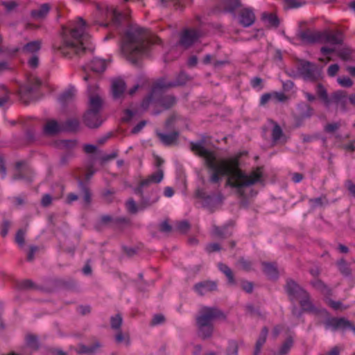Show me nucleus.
I'll use <instances>...</instances> for the list:
<instances>
[{"mask_svg":"<svg viewBox=\"0 0 355 355\" xmlns=\"http://www.w3.org/2000/svg\"><path fill=\"white\" fill-rule=\"evenodd\" d=\"M190 148L195 154L204 158V165L207 168L211 184L219 186L223 177L227 176L226 186L236 189L237 193L243 197L244 188L250 187L261 180L263 174L261 168L258 167L250 174L245 173L240 168L239 153L226 158H217L215 153L206 149L202 142L190 143Z\"/></svg>","mask_w":355,"mask_h":355,"instance_id":"f257e3e1","label":"nucleus"},{"mask_svg":"<svg viewBox=\"0 0 355 355\" xmlns=\"http://www.w3.org/2000/svg\"><path fill=\"white\" fill-rule=\"evenodd\" d=\"M160 41L158 37L151 35L146 29L131 25L121 37V50L133 65L139 66L140 60L148 55L151 46Z\"/></svg>","mask_w":355,"mask_h":355,"instance_id":"f03ea898","label":"nucleus"},{"mask_svg":"<svg viewBox=\"0 0 355 355\" xmlns=\"http://www.w3.org/2000/svg\"><path fill=\"white\" fill-rule=\"evenodd\" d=\"M87 26L82 17L71 21L69 26H62V42L53 45V51L68 59L80 57L89 51L85 44L87 37L85 29Z\"/></svg>","mask_w":355,"mask_h":355,"instance_id":"7ed1b4c3","label":"nucleus"},{"mask_svg":"<svg viewBox=\"0 0 355 355\" xmlns=\"http://www.w3.org/2000/svg\"><path fill=\"white\" fill-rule=\"evenodd\" d=\"M285 290L291 300L299 301L302 311H315V307L309 294L293 279H288Z\"/></svg>","mask_w":355,"mask_h":355,"instance_id":"20e7f679","label":"nucleus"},{"mask_svg":"<svg viewBox=\"0 0 355 355\" xmlns=\"http://www.w3.org/2000/svg\"><path fill=\"white\" fill-rule=\"evenodd\" d=\"M107 19H110V23L101 22L98 20H95L92 23V25H99L103 27H110L114 28L120 32V28L124 23V26L128 23L127 17L123 15L121 12H118L112 8H106L103 12Z\"/></svg>","mask_w":355,"mask_h":355,"instance_id":"39448f33","label":"nucleus"},{"mask_svg":"<svg viewBox=\"0 0 355 355\" xmlns=\"http://www.w3.org/2000/svg\"><path fill=\"white\" fill-rule=\"evenodd\" d=\"M297 72L306 81L316 82L322 78L321 69L309 61L301 60L297 66Z\"/></svg>","mask_w":355,"mask_h":355,"instance_id":"423d86ee","label":"nucleus"},{"mask_svg":"<svg viewBox=\"0 0 355 355\" xmlns=\"http://www.w3.org/2000/svg\"><path fill=\"white\" fill-rule=\"evenodd\" d=\"M207 313V312H202L196 318L199 336L203 340L210 338L214 329L212 314Z\"/></svg>","mask_w":355,"mask_h":355,"instance_id":"0eeeda50","label":"nucleus"},{"mask_svg":"<svg viewBox=\"0 0 355 355\" xmlns=\"http://www.w3.org/2000/svg\"><path fill=\"white\" fill-rule=\"evenodd\" d=\"M189 78L184 72H180L174 81H166L164 79L157 80L153 85V92H156L159 89H168L172 87L182 86L185 85Z\"/></svg>","mask_w":355,"mask_h":355,"instance_id":"6e6552de","label":"nucleus"},{"mask_svg":"<svg viewBox=\"0 0 355 355\" xmlns=\"http://www.w3.org/2000/svg\"><path fill=\"white\" fill-rule=\"evenodd\" d=\"M324 324L326 329H331L333 331L350 329L355 334V325L345 318H329L324 321Z\"/></svg>","mask_w":355,"mask_h":355,"instance_id":"1a4fd4ad","label":"nucleus"},{"mask_svg":"<svg viewBox=\"0 0 355 355\" xmlns=\"http://www.w3.org/2000/svg\"><path fill=\"white\" fill-rule=\"evenodd\" d=\"M164 178V172L158 169L156 172L149 175L147 178L141 180L137 187L134 189L135 194L139 195L141 198H144V189L148 187L150 184L159 183Z\"/></svg>","mask_w":355,"mask_h":355,"instance_id":"9d476101","label":"nucleus"},{"mask_svg":"<svg viewBox=\"0 0 355 355\" xmlns=\"http://www.w3.org/2000/svg\"><path fill=\"white\" fill-rule=\"evenodd\" d=\"M305 21L299 23V29L297 35L302 41L309 44L320 42L321 39V31H313L311 29H303Z\"/></svg>","mask_w":355,"mask_h":355,"instance_id":"9b49d317","label":"nucleus"},{"mask_svg":"<svg viewBox=\"0 0 355 355\" xmlns=\"http://www.w3.org/2000/svg\"><path fill=\"white\" fill-rule=\"evenodd\" d=\"M33 172L31 168L26 166L24 161L17 162L15 164V172L12 175L14 180H22L30 183L33 180Z\"/></svg>","mask_w":355,"mask_h":355,"instance_id":"f8f14e48","label":"nucleus"},{"mask_svg":"<svg viewBox=\"0 0 355 355\" xmlns=\"http://www.w3.org/2000/svg\"><path fill=\"white\" fill-rule=\"evenodd\" d=\"M41 81L36 77H29L28 83L26 85H21L19 89V94L21 98H24L26 96L32 92L36 91L40 86Z\"/></svg>","mask_w":355,"mask_h":355,"instance_id":"ddd939ff","label":"nucleus"},{"mask_svg":"<svg viewBox=\"0 0 355 355\" xmlns=\"http://www.w3.org/2000/svg\"><path fill=\"white\" fill-rule=\"evenodd\" d=\"M218 288V283L216 281L205 280L194 285L195 291L200 296L216 291Z\"/></svg>","mask_w":355,"mask_h":355,"instance_id":"4468645a","label":"nucleus"},{"mask_svg":"<svg viewBox=\"0 0 355 355\" xmlns=\"http://www.w3.org/2000/svg\"><path fill=\"white\" fill-rule=\"evenodd\" d=\"M196 196L200 199L202 206L208 209L210 213H214L216 208V203L214 198L207 195L202 189H198Z\"/></svg>","mask_w":355,"mask_h":355,"instance_id":"2eb2a0df","label":"nucleus"},{"mask_svg":"<svg viewBox=\"0 0 355 355\" xmlns=\"http://www.w3.org/2000/svg\"><path fill=\"white\" fill-rule=\"evenodd\" d=\"M331 103H334L336 105L342 112L347 110V92L343 90H338L334 92L331 97Z\"/></svg>","mask_w":355,"mask_h":355,"instance_id":"dca6fc26","label":"nucleus"},{"mask_svg":"<svg viewBox=\"0 0 355 355\" xmlns=\"http://www.w3.org/2000/svg\"><path fill=\"white\" fill-rule=\"evenodd\" d=\"M343 41V37L340 32H332L325 31L321 32L320 43H329L331 44H340Z\"/></svg>","mask_w":355,"mask_h":355,"instance_id":"f3484780","label":"nucleus"},{"mask_svg":"<svg viewBox=\"0 0 355 355\" xmlns=\"http://www.w3.org/2000/svg\"><path fill=\"white\" fill-rule=\"evenodd\" d=\"M199 37L196 30L187 29L181 35L180 44L185 48L191 46Z\"/></svg>","mask_w":355,"mask_h":355,"instance_id":"a211bd4d","label":"nucleus"},{"mask_svg":"<svg viewBox=\"0 0 355 355\" xmlns=\"http://www.w3.org/2000/svg\"><path fill=\"white\" fill-rule=\"evenodd\" d=\"M255 21V15L252 9L250 8H243L239 13V23L244 27L252 26Z\"/></svg>","mask_w":355,"mask_h":355,"instance_id":"6ab92c4d","label":"nucleus"},{"mask_svg":"<svg viewBox=\"0 0 355 355\" xmlns=\"http://www.w3.org/2000/svg\"><path fill=\"white\" fill-rule=\"evenodd\" d=\"M141 199V201L139 205H137L135 201L132 198H130L126 202L125 207L129 213L135 214L138 211L139 209H144L157 201L156 200L152 202H150L148 200H144V198Z\"/></svg>","mask_w":355,"mask_h":355,"instance_id":"aec40b11","label":"nucleus"},{"mask_svg":"<svg viewBox=\"0 0 355 355\" xmlns=\"http://www.w3.org/2000/svg\"><path fill=\"white\" fill-rule=\"evenodd\" d=\"M84 121L87 126L89 128H97L101 125L102 121L100 119L99 112L89 111L85 113Z\"/></svg>","mask_w":355,"mask_h":355,"instance_id":"412c9836","label":"nucleus"},{"mask_svg":"<svg viewBox=\"0 0 355 355\" xmlns=\"http://www.w3.org/2000/svg\"><path fill=\"white\" fill-rule=\"evenodd\" d=\"M157 135L163 144L168 146L178 144L180 133L178 131H173L168 134L157 132Z\"/></svg>","mask_w":355,"mask_h":355,"instance_id":"4be33fe9","label":"nucleus"},{"mask_svg":"<svg viewBox=\"0 0 355 355\" xmlns=\"http://www.w3.org/2000/svg\"><path fill=\"white\" fill-rule=\"evenodd\" d=\"M51 8V5L49 3L41 4L37 8L31 10V15L35 19H43L46 17Z\"/></svg>","mask_w":355,"mask_h":355,"instance_id":"5701e85b","label":"nucleus"},{"mask_svg":"<svg viewBox=\"0 0 355 355\" xmlns=\"http://www.w3.org/2000/svg\"><path fill=\"white\" fill-rule=\"evenodd\" d=\"M241 4L239 0H221L219 2L218 7L220 10L226 12H234L235 10L241 7Z\"/></svg>","mask_w":355,"mask_h":355,"instance_id":"b1692460","label":"nucleus"},{"mask_svg":"<svg viewBox=\"0 0 355 355\" xmlns=\"http://www.w3.org/2000/svg\"><path fill=\"white\" fill-rule=\"evenodd\" d=\"M42 42L40 40H35L24 44L19 51L24 54H35L41 49Z\"/></svg>","mask_w":355,"mask_h":355,"instance_id":"393cba45","label":"nucleus"},{"mask_svg":"<svg viewBox=\"0 0 355 355\" xmlns=\"http://www.w3.org/2000/svg\"><path fill=\"white\" fill-rule=\"evenodd\" d=\"M125 89V82L121 79L113 80L112 84V96L114 98H120L123 95Z\"/></svg>","mask_w":355,"mask_h":355,"instance_id":"a878e982","label":"nucleus"},{"mask_svg":"<svg viewBox=\"0 0 355 355\" xmlns=\"http://www.w3.org/2000/svg\"><path fill=\"white\" fill-rule=\"evenodd\" d=\"M16 288L21 291H37L40 287L31 279H24L16 282Z\"/></svg>","mask_w":355,"mask_h":355,"instance_id":"bb28decb","label":"nucleus"},{"mask_svg":"<svg viewBox=\"0 0 355 355\" xmlns=\"http://www.w3.org/2000/svg\"><path fill=\"white\" fill-rule=\"evenodd\" d=\"M268 327H263L261 329V331L260 332L259 338H258V339H257V340L256 342L255 348H254V351L253 355H259V354L262 346L266 343V338H267V336H268Z\"/></svg>","mask_w":355,"mask_h":355,"instance_id":"cd10ccee","label":"nucleus"},{"mask_svg":"<svg viewBox=\"0 0 355 355\" xmlns=\"http://www.w3.org/2000/svg\"><path fill=\"white\" fill-rule=\"evenodd\" d=\"M76 90L73 87H71L64 91L59 96V101L62 105H66L71 102L76 96Z\"/></svg>","mask_w":355,"mask_h":355,"instance_id":"c85d7f7f","label":"nucleus"},{"mask_svg":"<svg viewBox=\"0 0 355 355\" xmlns=\"http://www.w3.org/2000/svg\"><path fill=\"white\" fill-rule=\"evenodd\" d=\"M101 347L99 342H96L92 345H85L83 344H79L78 348L76 349V352L78 354H88L91 355L95 353L97 349Z\"/></svg>","mask_w":355,"mask_h":355,"instance_id":"c756f323","label":"nucleus"},{"mask_svg":"<svg viewBox=\"0 0 355 355\" xmlns=\"http://www.w3.org/2000/svg\"><path fill=\"white\" fill-rule=\"evenodd\" d=\"M156 103L164 109L168 110L175 105L176 98L172 95L162 96L157 99Z\"/></svg>","mask_w":355,"mask_h":355,"instance_id":"7c9ffc66","label":"nucleus"},{"mask_svg":"<svg viewBox=\"0 0 355 355\" xmlns=\"http://www.w3.org/2000/svg\"><path fill=\"white\" fill-rule=\"evenodd\" d=\"M62 127L55 120L48 121L44 127V132L46 135H53L62 130Z\"/></svg>","mask_w":355,"mask_h":355,"instance_id":"2f4dec72","label":"nucleus"},{"mask_svg":"<svg viewBox=\"0 0 355 355\" xmlns=\"http://www.w3.org/2000/svg\"><path fill=\"white\" fill-rule=\"evenodd\" d=\"M106 65V62L104 60L94 58L91 61L88 68L94 72L101 73L105 71Z\"/></svg>","mask_w":355,"mask_h":355,"instance_id":"473e14b6","label":"nucleus"},{"mask_svg":"<svg viewBox=\"0 0 355 355\" xmlns=\"http://www.w3.org/2000/svg\"><path fill=\"white\" fill-rule=\"evenodd\" d=\"M26 345L28 347L37 351L40 348V342L37 336L31 333H28L25 337Z\"/></svg>","mask_w":355,"mask_h":355,"instance_id":"72a5a7b5","label":"nucleus"},{"mask_svg":"<svg viewBox=\"0 0 355 355\" xmlns=\"http://www.w3.org/2000/svg\"><path fill=\"white\" fill-rule=\"evenodd\" d=\"M316 93L318 97L323 101L324 105L329 107L331 104V99L328 96L327 89L321 83H318L316 85Z\"/></svg>","mask_w":355,"mask_h":355,"instance_id":"f704fd0d","label":"nucleus"},{"mask_svg":"<svg viewBox=\"0 0 355 355\" xmlns=\"http://www.w3.org/2000/svg\"><path fill=\"white\" fill-rule=\"evenodd\" d=\"M102 103V99L98 94L89 96V107L88 110L99 112Z\"/></svg>","mask_w":355,"mask_h":355,"instance_id":"c9c22d12","label":"nucleus"},{"mask_svg":"<svg viewBox=\"0 0 355 355\" xmlns=\"http://www.w3.org/2000/svg\"><path fill=\"white\" fill-rule=\"evenodd\" d=\"M311 284L316 290L325 295H328L331 293L329 288L318 278L314 279Z\"/></svg>","mask_w":355,"mask_h":355,"instance_id":"e433bc0d","label":"nucleus"},{"mask_svg":"<svg viewBox=\"0 0 355 355\" xmlns=\"http://www.w3.org/2000/svg\"><path fill=\"white\" fill-rule=\"evenodd\" d=\"M263 270L269 278H277L278 277V271L277 267L273 263H262Z\"/></svg>","mask_w":355,"mask_h":355,"instance_id":"4c0bfd02","label":"nucleus"},{"mask_svg":"<svg viewBox=\"0 0 355 355\" xmlns=\"http://www.w3.org/2000/svg\"><path fill=\"white\" fill-rule=\"evenodd\" d=\"M219 270L226 276L228 279V283L231 285L235 284V279L232 270L226 264L219 263Z\"/></svg>","mask_w":355,"mask_h":355,"instance_id":"58836bf2","label":"nucleus"},{"mask_svg":"<svg viewBox=\"0 0 355 355\" xmlns=\"http://www.w3.org/2000/svg\"><path fill=\"white\" fill-rule=\"evenodd\" d=\"M219 270L226 276L228 279V283L231 285L235 284V279L232 270L226 264L219 263Z\"/></svg>","mask_w":355,"mask_h":355,"instance_id":"ea45409f","label":"nucleus"},{"mask_svg":"<svg viewBox=\"0 0 355 355\" xmlns=\"http://www.w3.org/2000/svg\"><path fill=\"white\" fill-rule=\"evenodd\" d=\"M162 90H164V89H159L156 92H153V87L151 93L143 100L141 103V107L144 110L148 109L152 102H156L157 100L155 99V96L159 95Z\"/></svg>","mask_w":355,"mask_h":355,"instance_id":"a19ab883","label":"nucleus"},{"mask_svg":"<svg viewBox=\"0 0 355 355\" xmlns=\"http://www.w3.org/2000/svg\"><path fill=\"white\" fill-rule=\"evenodd\" d=\"M80 189L83 195V200L86 206H89L92 201V193L89 189L85 184L79 180Z\"/></svg>","mask_w":355,"mask_h":355,"instance_id":"79ce46f5","label":"nucleus"},{"mask_svg":"<svg viewBox=\"0 0 355 355\" xmlns=\"http://www.w3.org/2000/svg\"><path fill=\"white\" fill-rule=\"evenodd\" d=\"M262 19L268 23L270 26L277 28L279 24V21L277 15L272 13L263 12L262 15Z\"/></svg>","mask_w":355,"mask_h":355,"instance_id":"37998d69","label":"nucleus"},{"mask_svg":"<svg viewBox=\"0 0 355 355\" xmlns=\"http://www.w3.org/2000/svg\"><path fill=\"white\" fill-rule=\"evenodd\" d=\"M213 231L214 235L220 239H225L232 235V232L227 230V226L220 228L214 225Z\"/></svg>","mask_w":355,"mask_h":355,"instance_id":"c03bdc74","label":"nucleus"},{"mask_svg":"<svg viewBox=\"0 0 355 355\" xmlns=\"http://www.w3.org/2000/svg\"><path fill=\"white\" fill-rule=\"evenodd\" d=\"M293 345V339L292 336H288L283 343L279 355H286Z\"/></svg>","mask_w":355,"mask_h":355,"instance_id":"a18cd8bd","label":"nucleus"},{"mask_svg":"<svg viewBox=\"0 0 355 355\" xmlns=\"http://www.w3.org/2000/svg\"><path fill=\"white\" fill-rule=\"evenodd\" d=\"M123 322L121 314L117 313L110 318V326L114 330H119Z\"/></svg>","mask_w":355,"mask_h":355,"instance_id":"49530a36","label":"nucleus"},{"mask_svg":"<svg viewBox=\"0 0 355 355\" xmlns=\"http://www.w3.org/2000/svg\"><path fill=\"white\" fill-rule=\"evenodd\" d=\"M352 50L349 47H343L336 51L338 56L344 61L351 60Z\"/></svg>","mask_w":355,"mask_h":355,"instance_id":"de8ad7c7","label":"nucleus"},{"mask_svg":"<svg viewBox=\"0 0 355 355\" xmlns=\"http://www.w3.org/2000/svg\"><path fill=\"white\" fill-rule=\"evenodd\" d=\"M338 270L345 276H350L352 270L349 268V264L344 260L341 259L337 263Z\"/></svg>","mask_w":355,"mask_h":355,"instance_id":"09e8293b","label":"nucleus"},{"mask_svg":"<svg viewBox=\"0 0 355 355\" xmlns=\"http://www.w3.org/2000/svg\"><path fill=\"white\" fill-rule=\"evenodd\" d=\"M239 345L237 341L231 340L228 342V346L226 349V355H238Z\"/></svg>","mask_w":355,"mask_h":355,"instance_id":"8fccbe9b","label":"nucleus"},{"mask_svg":"<svg viewBox=\"0 0 355 355\" xmlns=\"http://www.w3.org/2000/svg\"><path fill=\"white\" fill-rule=\"evenodd\" d=\"M9 101V93L4 86H0V107Z\"/></svg>","mask_w":355,"mask_h":355,"instance_id":"3c124183","label":"nucleus"},{"mask_svg":"<svg viewBox=\"0 0 355 355\" xmlns=\"http://www.w3.org/2000/svg\"><path fill=\"white\" fill-rule=\"evenodd\" d=\"M283 136V131L281 127L275 123L272 130V138L274 142L277 141Z\"/></svg>","mask_w":355,"mask_h":355,"instance_id":"603ef678","label":"nucleus"},{"mask_svg":"<svg viewBox=\"0 0 355 355\" xmlns=\"http://www.w3.org/2000/svg\"><path fill=\"white\" fill-rule=\"evenodd\" d=\"M237 265L240 266L241 269L245 271H250L252 270V263L243 257H241L237 261Z\"/></svg>","mask_w":355,"mask_h":355,"instance_id":"864d4df0","label":"nucleus"},{"mask_svg":"<svg viewBox=\"0 0 355 355\" xmlns=\"http://www.w3.org/2000/svg\"><path fill=\"white\" fill-rule=\"evenodd\" d=\"M26 232V230L25 229H19L15 235V242L21 247L25 243Z\"/></svg>","mask_w":355,"mask_h":355,"instance_id":"5fc2aeb1","label":"nucleus"},{"mask_svg":"<svg viewBox=\"0 0 355 355\" xmlns=\"http://www.w3.org/2000/svg\"><path fill=\"white\" fill-rule=\"evenodd\" d=\"M157 4L162 7H166L169 4H173L177 6L178 5L179 7H182L184 0H157Z\"/></svg>","mask_w":355,"mask_h":355,"instance_id":"6e6d98bb","label":"nucleus"},{"mask_svg":"<svg viewBox=\"0 0 355 355\" xmlns=\"http://www.w3.org/2000/svg\"><path fill=\"white\" fill-rule=\"evenodd\" d=\"M10 227L11 222L7 219H3L2 224L0 226V234L2 237H6L7 236Z\"/></svg>","mask_w":355,"mask_h":355,"instance_id":"4d7b16f0","label":"nucleus"},{"mask_svg":"<svg viewBox=\"0 0 355 355\" xmlns=\"http://www.w3.org/2000/svg\"><path fill=\"white\" fill-rule=\"evenodd\" d=\"M175 229L181 233H185L190 229V224L187 220L180 221L176 223Z\"/></svg>","mask_w":355,"mask_h":355,"instance_id":"13d9d810","label":"nucleus"},{"mask_svg":"<svg viewBox=\"0 0 355 355\" xmlns=\"http://www.w3.org/2000/svg\"><path fill=\"white\" fill-rule=\"evenodd\" d=\"M164 322H165L164 315L163 314L158 313V314L154 315V316L153 317V318L150 322V324L151 326H155V325H158L160 324H163Z\"/></svg>","mask_w":355,"mask_h":355,"instance_id":"bf43d9fd","label":"nucleus"},{"mask_svg":"<svg viewBox=\"0 0 355 355\" xmlns=\"http://www.w3.org/2000/svg\"><path fill=\"white\" fill-rule=\"evenodd\" d=\"M172 226L168 224L167 220H164L159 223L158 230L159 232L166 234H169L172 231Z\"/></svg>","mask_w":355,"mask_h":355,"instance_id":"052dcab7","label":"nucleus"},{"mask_svg":"<svg viewBox=\"0 0 355 355\" xmlns=\"http://www.w3.org/2000/svg\"><path fill=\"white\" fill-rule=\"evenodd\" d=\"M326 303L330 308L335 310L346 309V307H344L342 303L339 301H334L331 299H327Z\"/></svg>","mask_w":355,"mask_h":355,"instance_id":"680f3d73","label":"nucleus"},{"mask_svg":"<svg viewBox=\"0 0 355 355\" xmlns=\"http://www.w3.org/2000/svg\"><path fill=\"white\" fill-rule=\"evenodd\" d=\"M79 125V122L77 119H70L66 122L65 129L69 131L76 130Z\"/></svg>","mask_w":355,"mask_h":355,"instance_id":"e2e57ef3","label":"nucleus"},{"mask_svg":"<svg viewBox=\"0 0 355 355\" xmlns=\"http://www.w3.org/2000/svg\"><path fill=\"white\" fill-rule=\"evenodd\" d=\"M340 122L327 123L324 126V131L328 133H333L335 131H336L337 130H338L340 128Z\"/></svg>","mask_w":355,"mask_h":355,"instance_id":"0e129e2a","label":"nucleus"},{"mask_svg":"<svg viewBox=\"0 0 355 355\" xmlns=\"http://www.w3.org/2000/svg\"><path fill=\"white\" fill-rule=\"evenodd\" d=\"M327 202L325 197H319L316 198H312L309 200V202L312 206V207L315 208L318 207H322L324 205V202Z\"/></svg>","mask_w":355,"mask_h":355,"instance_id":"69168bd1","label":"nucleus"},{"mask_svg":"<svg viewBox=\"0 0 355 355\" xmlns=\"http://www.w3.org/2000/svg\"><path fill=\"white\" fill-rule=\"evenodd\" d=\"M115 341L117 343H121L123 341H125L127 345L130 344L129 336L128 335L126 336H124L120 329L118 330V332L115 335Z\"/></svg>","mask_w":355,"mask_h":355,"instance_id":"338daca9","label":"nucleus"},{"mask_svg":"<svg viewBox=\"0 0 355 355\" xmlns=\"http://www.w3.org/2000/svg\"><path fill=\"white\" fill-rule=\"evenodd\" d=\"M337 80L339 85L344 87H350L353 85L352 80L348 77H339Z\"/></svg>","mask_w":355,"mask_h":355,"instance_id":"774afa93","label":"nucleus"}]
</instances>
